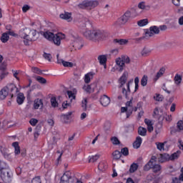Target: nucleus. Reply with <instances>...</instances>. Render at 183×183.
<instances>
[{
  "label": "nucleus",
  "instance_id": "obj_1",
  "mask_svg": "<svg viewBox=\"0 0 183 183\" xmlns=\"http://www.w3.org/2000/svg\"><path fill=\"white\" fill-rule=\"evenodd\" d=\"M19 36L23 38L24 44L26 46H29V42H34L38 39L36 36V30L31 29L29 28H25L19 31Z\"/></svg>",
  "mask_w": 183,
  "mask_h": 183
},
{
  "label": "nucleus",
  "instance_id": "obj_2",
  "mask_svg": "<svg viewBox=\"0 0 183 183\" xmlns=\"http://www.w3.org/2000/svg\"><path fill=\"white\" fill-rule=\"evenodd\" d=\"M84 36L89 41L97 42V41H102L108 36V33L104 30H87L84 32Z\"/></svg>",
  "mask_w": 183,
  "mask_h": 183
},
{
  "label": "nucleus",
  "instance_id": "obj_3",
  "mask_svg": "<svg viewBox=\"0 0 183 183\" xmlns=\"http://www.w3.org/2000/svg\"><path fill=\"white\" fill-rule=\"evenodd\" d=\"M41 34L51 42H54V45L59 46L61 45V41L65 39V35L62 33L54 34L49 31H41Z\"/></svg>",
  "mask_w": 183,
  "mask_h": 183
},
{
  "label": "nucleus",
  "instance_id": "obj_4",
  "mask_svg": "<svg viewBox=\"0 0 183 183\" xmlns=\"http://www.w3.org/2000/svg\"><path fill=\"white\" fill-rule=\"evenodd\" d=\"M9 92L11 98H14V96L16 95L19 92V90L18 89V87L15 86V84H9L0 91V99H5V98L8 97Z\"/></svg>",
  "mask_w": 183,
  "mask_h": 183
},
{
  "label": "nucleus",
  "instance_id": "obj_5",
  "mask_svg": "<svg viewBox=\"0 0 183 183\" xmlns=\"http://www.w3.org/2000/svg\"><path fill=\"white\" fill-rule=\"evenodd\" d=\"M0 177L2 181L5 183L12 182V177L14 175L12 174V172L9 171V169H8V165L6 164L3 169H0Z\"/></svg>",
  "mask_w": 183,
  "mask_h": 183
},
{
  "label": "nucleus",
  "instance_id": "obj_6",
  "mask_svg": "<svg viewBox=\"0 0 183 183\" xmlns=\"http://www.w3.org/2000/svg\"><path fill=\"white\" fill-rule=\"evenodd\" d=\"M99 5V2L97 0L84 1L79 4V8H90L91 9L96 8Z\"/></svg>",
  "mask_w": 183,
  "mask_h": 183
},
{
  "label": "nucleus",
  "instance_id": "obj_7",
  "mask_svg": "<svg viewBox=\"0 0 183 183\" xmlns=\"http://www.w3.org/2000/svg\"><path fill=\"white\" fill-rule=\"evenodd\" d=\"M71 41H74V46H77L78 49H81L82 46H84V44H82V38L79 37V36L76 34H71Z\"/></svg>",
  "mask_w": 183,
  "mask_h": 183
},
{
  "label": "nucleus",
  "instance_id": "obj_8",
  "mask_svg": "<svg viewBox=\"0 0 183 183\" xmlns=\"http://www.w3.org/2000/svg\"><path fill=\"white\" fill-rule=\"evenodd\" d=\"M74 177H72V173L71 171H67L61 176L60 179V183H73Z\"/></svg>",
  "mask_w": 183,
  "mask_h": 183
},
{
  "label": "nucleus",
  "instance_id": "obj_9",
  "mask_svg": "<svg viewBox=\"0 0 183 183\" xmlns=\"http://www.w3.org/2000/svg\"><path fill=\"white\" fill-rule=\"evenodd\" d=\"M144 33L146 36H152L153 35H158L159 34V28L157 26H152L149 30L145 29Z\"/></svg>",
  "mask_w": 183,
  "mask_h": 183
},
{
  "label": "nucleus",
  "instance_id": "obj_10",
  "mask_svg": "<svg viewBox=\"0 0 183 183\" xmlns=\"http://www.w3.org/2000/svg\"><path fill=\"white\" fill-rule=\"evenodd\" d=\"M129 19H131V12L129 10H127L119 19V22L122 24V25L125 24Z\"/></svg>",
  "mask_w": 183,
  "mask_h": 183
},
{
  "label": "nucleus",
  "instance_id": "obj_11",
  "mask_svg": "<svg viewBox=\"0 0 183 183\" xmlns=\"http://www.w3.org/2000/svg\"><path fill=\"white\" fill-rule=\"evenodd\" d=\"M116 64L117 65V69L119 71V72H122V71L125 69V64H124V61H122L121 57L116 59Z\"/></svg>",
  "mask_w": 183,
  "mask_h": 183
},
{
  "label": "nucleus",
  "instance_id": "obj_12",
  "mask_svg": "<svg viewBox=\"0 0 183 183\" xmlns=\"http://www.w3.org/2000/svg\"><path fill=\"white\" fill-rule=\"evenodd\" d=\"M127 81H128V72L124 71L119 79V82L120 84L119 88H122V86L127 84Z\"/></svg>",
  "mask_w": 183,
  "mask_h": 183
},
{
  "label": "nucleus",
  "instance_id": "obj_13",
  "mask_svg": "<svg viewBox=\"0 0 183 183\" xmlns=\"http://www.w3.org/2000/svg\"><path fill=\"white\" fill-rule=\"evenodd\" d=\"M111 103V99L108 97V96L104 94L101 98H100V104L103 107H108L109 104Z\"/></svg>",
  "mask_w": 183,
  "mask_h": 183
},
{
  "label": "nucleus",
  "instance_id": "obj_14",
  "mask_svg": "<svg viewBox=\"0 0 183 183\" xmlns=\"http://www.w3.org/2000/svg\"><path fill=\"white\" fill-rule=\"evenodd\" d=\"M59 18H61V19H64L68 22H71V21H72V14L68 11H64V13L59 15Z\"/></svg>",
  "mask_w": 183,
  "mask_h": 183
},
{
  "label": "nucleus",
  "instance_id": "obj_15",
  "mask_svg": "<svg viewBox=\"0 0 183 183\" xmlns=\"http://www.w3.org/2000/svg\"><path fill=\"white\" fill-rule=\"evenodd\" d=\"M34 109H42L44 108V102L42 99H36L34 102Z\"/></svg>",
  "mask_w": 183,
  "mask_h": 183
},
{
  "label": "nucleus",
  "instance_id": "obj_16",
  "mask_svg": "<svg viewBox=\"0 0 183 183\" xmlns=\"http://www.w3.org/2000/svg\"><path fill=\"white\" fill-rule=\"evenodd\" d=\"M71 115H72V112H69L66 114H61L60 116L61 122L64 124H68V121L71 119Z\"/></svg>",
  "mask_w": 183,
  "mask_h": 183
},
{
  "label": "nucleus",
  "instance_id": "obj_17",
  "mask_svg": "<svg viewBox=\"0 0 183 183\" xmlns=\"http://www.w3.org/2000/svg\"><path fill=\"white\" fill-rule=\"evenodd\" d=\"M157 157L154 156L152 157L149 162L147 164H146L145 166L144 167V171H149V169H152V164H154V162L155 161Z\"/></svg>",
  "mask_w": 183,
  "mask_h": 183
},
{
  "label": "nucleus",
  "instance_id": "obj_18",
  "mask_svg": "<svg viewBox=\"0 0 183 183\" xmlns=\"http://www.w3.org/2000/svg\"><path fill=\"white\" fill-rule=\"evenodd\" d=\"M127 90L124 87L122 88V94L125 97L126 99H129V97H128V95L131 94V89L129 88V81L127 84Z\"/></svg>",
  "mask_w": 183,
  "mask_h": 183
},
{
  "label": "nucleus",
  "instance_id": "obj_19",
  "mask_svg": "<svg viewBox=\"0 0 183 183\" xmlns=\"http://www.w3.org/2000/svg\"><path fill=\"white\" fill-rule=\"evenodd\" d=\"M100 65H104V68L107 66V55H99L97 58Z\"/></svg>",
  "mask_w": 183,
  "mask_h": 183
},
{
  "label": "nucleus",
  "instance_id": "obj_20",
  "mask_svg": "<svg viewBox=\"0 0 183 183\" xmlns=\"http://www.w3.org/2000/svg\"><path fill=\"white\" fill-rule=\"evenodd\" d=\"M164 74H165V68L164 67H162L159 71L157 73L155 77L154 78V82H157V81L161 78V76H162V75H164Z\"/></svg>",
  "mask_w": 183,
  "mask_h": 183
},
{
  "label": "nucleus",
  "instance_id": "obj_21",
  "mask_svg": "<svg viewBox=\"0 0 183 183\" xmlns=\"http://www.w3.org/2000/svg\"><path fill=\"white\" fill-rule=\"evenodd\" d=\"M141 144H142V138L139 136L136 138V140L133 143V147L136 149H138V148H139V147H141Z\"/></svg>",
  "mask_w": 183,
  "mask_h": 183
},
{
  "label": "nucleus",
  "instance_id": "obj_22",
  "mask_svg": "<svg viewBox=\"0 0 183 183\" xmlns=\"http://www.w3.org/2000/svg\"><path fill=\"white\" fill-rule=\"evenodd\" d=\"M12 147L14 148V154L16 155H19L21 154V148L19 147V143L18 142H14L12 143Z\"/></svg>",
  "mask_w": 183,
  "mask_h": 183
},
{
  "label": "nucleus",
  "instance_id": "obj_23",
  "mask_svg": "<svg viewBox=\"0 0 183 183\" xmlns=\"http://www.w3.org/2000/svg\"><path fill=\"white\" fill-rule=\"evenodd\" d=\"M24 101H25V96H24V93H19L16 98V102L19 105H22L24 104Z\"/></svg>",
  "mask_w": 183,
  "mask_h": 183
},
{
  "label": "nucleus",
  "instance_id": "obj_24",
  "mask_svg": "<svg viewBox=\"0 0 183 183\" xmlns=\"http://www.w3.org/2000/svg\"><path fill=\"white\" fill-rule=\"evenodd\" d=\"M107 168H108V164L107 162H99L98 165V169L99 171H102V172H104V171L107 170Z\"/></svg>",
  "mask_w": 183,
  "mask_h": 183
},
{
  "label": "nucleus",
  "instance_id": "obj_25",
  "mask_svg": "<svg viewBox=\"0 0 183 183\" xmlns=\"http://www.w3.org/2000/svg\"><path fill=\"white\" fill-rule=\"evenodd\" d=\"M113 42L114 44H118L119 45H126V44H128V40L124 39H114Z\"/></svg>",
  "mask_w": 183,
  "mask_h": 183
},
{
  "label": "nucleus",
  "instance_id": "obj_26",
  "mask_svg": "<svg viewBox=\"0 0 183 183\" xmlns=\"http://www.w3.org/2000/svg\"><path fill=\"white\" fill-rule=\"evenodd\" d=\"M138 134L141 135V137H147V129L140 126L138 128Z\"/></svg>",
  "mask_w": 183,
  "mask_h": 183
},
{
  "label": "nucleus",
  "instance_id": "obj_27",
  "mask_svg": "<svg viewBox=\"0 0 183 183\" xmlns=\"http://www.w3.org/2000/svg\"><path fill=\"white\" fill-rule=\"evenodd\" d=\"M1 41L3 42V44H6L8 41H9V35H8V33H3L1 36Z\"/></svg>",
  "mask_w": 183,
  "mask_h": 183
},
{
  "label": "nucleus",
  "instance_id": "obj_28",
  "mask_svg": "<svg viewBox=\"0 0 183 183\" xmlns=\"http://www.w3.org/2000/svg\"><path fill=\"white\" fill-rule=\"evenodd\" d=\"M113 159L118 160L121 159V157H122V154H121V152L119 150H115L112 153Z\"/></svg>",
  "mask_w": 183,
  "mask_h": 183
},
{
  "label": "nucleus",
  "instance_id": "obj_29",
  "mask_svg": "<svg viewBox=\"0 0 183 183\" xmlns=\"http://www.w3.org/2000/svg\"><path fill=\"white\" fill-rule=\"evenodd\" d=\"M7 75L8 72L5 71V67H2L1 66H0V79H4V78H5V76H6Z\"/></svg>",
  "mask_w": 183,
  "mask_h": 183
},
{
  "label": "nucleus",
  "instance_id": "obj_30",
  "mask_svg": "<svg viewBox=\"0 0 183 183\" xmlns=\"http://www.w3.org/2000/svg\"><path fill=\"white\" fill-rule=\"evenodd\" d=\"M179 155H181V151L178 150L170 156V161L178 159V158H179Z\"/></svg>",
  "mask_w": 183,
  "mask_h": 183
},
{
  "label": "nucleus",
  "instance_id": "obj_31",
  "mask_svg": "<svg viewBox=\"0 0 183 183\" xmlns=\"http://www.w3.org/2000/svg\"><path fill=\"white\" fill-rule=\"evenodd\" d=\"M61 64L64 66L66 68H72L74 66V63L69 61H65L62 59H60Z\"/></svg>",
  "mask_w": 183,
  "mask_h": 183
},
{
  "label": "nucleus",
  "instance_id": "obj_32",
  "mask_svg": "<svg viewBox=\"0 0 183 183\" xmlns=\"http://www.w3.org/2000/svg\"><path fill=\"white\" fill-rule=\"evenodd\" d=\"M152 169H153V172H154V174H157V172H159V171H161L162 167L159 164H154V163H152Z\"/></svg>",
  "mask_w": 183,
  "mask_h": 183
},
{
  "label": "nucleus",
  "instance_id": "obj_33",
  "mask_svg": "<svg viewBox=\"0 0 183 183\" xmlns=\"http://www.w3.org/2000/svg\"><path fill=\"white\" fill-rule=\"evenodd\" d=\"M177 129L174 131V132H179L181 131H183V121L180 120L177 124Z\"/></svg>",
  "mask_w": 183,
  "mask_h": 183
},
{
  "label": "nucleus",
  "instance_id": "obj_34",
  "mask_svg": "<svg viewBox=\"0 0 183 183\" xmlns=\"http://www.w3.org/2000/svg\"><path fill=\"white\" fill-rule=\"evenodd\" d=\"M174 82L177 85H179L181 82L182 81V76L181 75L177 74L174 76Z\"/></svg>",
  "mask_w": 183,
  "mask_h": 183
},
{
  "label": "nucleus",
  "instance_id": "obj_35",
  "mask_svg": "<svg viewBox=\"0 0 183 183\" xmlns=\"http://www.w3.org/2000/svg\"><path fill=\"white\" fill-rule=\"evenodd\" d=\"M140 82L142 86H147V84H148V76L144 75Z\"/></svg>",
  "mask_w": 183,
  "mask_h": 183
},
{
  "label": "nucleus",
  "instance_id": "obj_36",
  "mask_svg": "<svg viewBox=\"0 0 183 183\" xmlns=\"http://www.w3.org/2000/svg\"><path fill=\"white\" fill-rule=\"evenodd\" d=\"M94 74L92 72H90L89 74H85L84 76V82L85 84H89L91 82V77L93 76Z\"/></svg>",
  "mask_w": 183,
  "mask_h": 183
},
{
  "label": "nucleus",
  "instance_id": "obj_37",
  "mask_svg": "<svg viewBox=\"0 0 183 183\" xmlns=\"http://www.w3.org/2000/svg\"><path fill=\"white\" fill-rule=\"evenodd\" d=\"M137 169H138V164L133 163L130 166L129 172L131 174H134V172H135V171H137Z\"/></svg>",
  "mask_w": 183,
  "mask_h": 183
},
{
  "label": "nucleus",
  "instance_id": "obj_38",
  "mask_svg": "<svg viewBox=\"0 0 183 183\" xmlns=\"http://www.w3.org/2000/svg\"><path fill=\"white\" fill-rule=\"evenodd\" d=\"M120 154L124 155V157H128V155H129V149L128 147H124L121 149Z\"/></svg>",
  "mask_w": 183,
  "mask_h": 183
},
{
  "label": "nucleus",
  "instance_id": "obj_39",
  "mask_svg": "<svg viewBox=\"0 0 183 183\" xmlns=\"http://www.w3.org/2000/svg\"><path fill=\"white\" fill-rule=\"evenodd\" d=\"M137 25H139V26H145V25H148V19L139 20L137 22Z\"/></svg>",
  "mask_w": 183,
  "mask_h": 183
},
{
  "label": "nucleus",
  "instance_id": "obj_40",
  "mask_svg": "<svg viewBox=\"0 0 183 183\" xmlns=\"http://www.w3.org/2000/svg\"><path fill=\"white\" fill-rule=\"evenodd\" d=\"M101 156L99 154H96L94 156H92L91 157H89V162H97V161H98V159H99V157Z\"/></svg>",
  "mask_w": 183,
  "mask_h": 183
},
{
  "label": "nucleus",
  "instance_id": "obj_41",
  "mask_svg": "<svg viewBox=\"0 0 183 183\" xmlns=\"http://www.w3.org/2000/svg\"><path fill=\"white\" fill-rule=\"evenodd\" d=\"M154 99L158 102H162V101H164V96L159 94H156L155 96H154Z\"/></svg>",
  "mask_w": 183,
  "mask_h": 183
},
{
  "label": "nucleus",
  "instance_id": "obj_42",
  "mask_svg": "<svg viewBox=\"0 0 183 183\" xmlns=\"http://www.w3.org/2000/svg\"><path fill=\"white\" fill-rule=\"evenodd\" d=\"M31 71H32V72H34V74H37L38 75H43L44 74L43 71L41 70L38 67H32Z\"/></svg>",
  "mask_w": 183,
  "mask_h": 183
},
{
  "label": "nucleus",
  "instance_id": "obj_43",
  "mask_svg": "<svg viewBox=\"0 0 183 183\" xmlns=\"http://www.w3.org/2000/svg\"><path fill=\"white\" fill-rule=\"evenodd\" d=\"M120 59H122V61H123V63L124 64H130L131 62V59H129V56H122V57H120Z\"/></svg>",
  "mask_w": 183,
  "mask_h": 183
},
{
  "label": "nucleus",
  "instance_id": "obj_44",
  "mask_svg": "<svg viewBox=\"0 0 183 183\" xmlns=\"http://www.w3.org/2000/svg\"><path fill=\"white\" fill-rule=\"evenodd\" d=\"M66 94L71 102H72V99H75V98H76V96H75V94H74V92H72V91H67Z\"/></svg>",
  "mask_w": 183,
  "mask_h": 183
},
{
  "label": "nucleus",
  "instance_id": "obj_45",
  "mask_svg": "<svg viewBox=\"0 0 183 183\" xmlns=\"http://www.w3.org/2000/svg\"><path fill=\"white\" fill-rule=\"evenodd\" d=\"M111 141L113 145H119V144H121V142L119 141V139H118V137H112Z\"/></svg>",
  "mask_w": 183,
  "mask_h": 183
},
{
  "label": "nucleus",
  "instance_id": "obj_46",
  "mask_svg": "<svg viewBox=\"0 0 183 183\" xmlns=\"http://www.w3.org/2000/svg\"><path fill=\"white\" fill-rule=\"evenodd\" d=\"M132 112H134V107L132 106L127 107V118H129L132 115Z\"/></svg>",
  "mask_w": 183,
  "mask_h": 183
},
{
  "label": "nucleus",
  "instance_id": "obj_47",
  "mask_svg": "<svg viewBox=\"0 0 183 183\" xmlns=\"http://www.w3.org/2000/svg\"><path fill=\"white\" fill-rule=\"evenodd\" d=\"M43 57L44 58V59L49 61V62H51V61H52V55L51 54H47L46 52H44L43 54Z\"/></svg>",
  "mask_w": 183,
  "mask_h": 183
},
{
  "label": "nucleus",
  "instance_id": "obj_48",
  "mask_svg": "<svg viewBox=\"0 0 183 183\" xmlns=\"http://www.w3.org/2000/svg\"><path fill=\"white\" fill-rule=\"evenodd\" d=\"M51 107H53V108H56V107H58V102L56 101V97L51 98Z\"/></svg>",
  "mask_w": 183,
  "mask_h": 183
},
{
  "label": "nucleus",
  "instance_id": "obj_49",
  "mask_svg": "<svg viewBox=\"0 0 183 183\" xmlns=\"http://www.w3.org/2000/svg\"><path fill=\"white\" fill-rule=\"evenodd\" d=\"M161 158L163 159V161H171V156L167 153L161 154Z\"/></svg>",
  "mask_w": 183,
  "mask_h": 183
},
{
  "label": "nucleus",
  "instance_id": "obj_50",
  "mask_svg": "<svg viewBox=\"0 0 183 183\" xmlns=\"http://www.w3.org/2000/svg\"><path fill=\"white\" fill-rule=\"evenodd\" d=\"M36 79L39 84H46V79L42 76H38Z\"/></svg>",
  "mask_w": 183,
  "mask_h": 183
},
{
  "label": "nucleus",
  "instance_id": "obj_51",
  "mask_svg": "<svg viewBox=\"0 0 183 183\" xmlns=\"http://www.w3.org/2000/svg\"><path fill=\"white\" fill-rule=\"evenodd\" d=\"M151 54V50L148 49H144L142 51V56H148Z\"/></svg>",
  "mask_w": 183,
  "mask_h": 183
},
{
  "label": "nucleus",
  "instance_id": "obj_52",
  "mask_svg": "<svg viewBox=\"0 0 183 183\" xmlns=\"http://www.w3.org/2000/svg\"><path fill=\"white\" fill-rule=\"evenodd\" d=\"M31 183H42V182L41 181V177L37 176L33 178V179L31 180Z\"/></svg>",
  "mask_w": 183,
  "mask_h": 183
},
{
  "label": "nucleus",
  "instance_id": "obj_53",
  "mask_svg": "<svg viewBox=\"0 0 183 183\" xmlns=\"http://www.w3.org/2000/svg\"><path fill=\"white\" fill-rule=\"evenodd\" d=\"M138 8H139V9H147V8H148V9H149V6H145V3L144 2H141L138 5Z\"/></svg>",
  "mask_w": 183,
  "mask_h": 183
},
{
  "label": "nucleus",
  "instance_id": "obj_54",
  "mask_svg": "<svg viewBox=\"0 0 183 183\" xmlns=\"http://www.w3.org/2000/svg\"><path fill=\"white\" fill-rule=\"evenodd\" d=\"M29 124L31 125V127H35V125L38 124V119L32 118L30 119Z\"/></svg>",
  "mask_w": 183,
  "mask_h": 183
},
{
  "label": "nucleus",
  "instance_id": "obj_55",
  "mask_svg": "<svg viewBox=\"0 0 183 183\" xmlns=\"http://www.w3.org/2000/svg\"><path fill=\"white\" fill-rule=\"evenodd\" d=\"M81 104L83 110L86 111V104H88V100H86V99H84V100L82 101Z\"/></svg>",
  "mask_w": 183,
  "mask_h": 183
},
{
  "label": "nucleus",
  "instance_id": "obj_56",
  "mask_svg": "<svg viewBox=\"0 0 183 183\" xmlns=\"http://www.w3.org/2000/svg\"><path fill=\"white\" fill-rule=\"evenodd\" d=\"M83 89H84L86 92H87V94H91V85H87V86L84 85V86H83Z\"/></svg>",
  "mask_w": 183,
  "mask_h": 183
},
{
  "label": "nucleus",
  "instance_id": "obj_57",
  "mask_svg": "<svg viewBox=\"0 0 183 183\" xmlns=\"http://www.w3.org/2000/svg\"><path fill=\"white\" fill-rule=\"evenodd\" d=\"M165 145V143H157V147L159 151H162L164 149V147Z\"/></svg>",
  "mask_w": 183,
  "mask_h": 183
},
{
  "label": "nucleus",
  "instance_id": "obj_58",
  "mask_svg": "<svg viewBox=\"0 0 183 183\" xmlns=\"http://www.w3.org/2000/svg\"><path fill=\"white\" fill-rule=\"evenodd\" d=\"M29 9H31V6H29L28 4H25L23 7H22V11L23 12H28V11H29Z\"/></svg>",
  "mask_w": 183,
  "mask_h": 183
},
{
  "label": "nucleus",
  "instance_id": "obj_59",
  "mask_svg": "<svg viewBox=\"0 0 183 183\" xmlns=\"http://www.w3.org/2000/svg\"><path fill=\"white\" fill-rule=\"evenodd\" d=\"M71 105L70 103H68L67 101L64 102L63 104H62V108L63 109H66V108H68V107H69Z\"/></svg>",
  "mask_w": 183,
  "mask_h": 183
},
{
  "label": "nucleus",
  "instance_id": "obj_60",
  "mask_svg": "<svg viewBox=\"0 0 183 183\" xmlns=\"http://www.w3.org/2000/svg\"><path fill=\"white\" fill-rule=\"evenodd\" d=\"M144 124H146V125L147 127H149V126L152 125V121L149 120V119H145Z\"/></svg>",
  "mask_w": 183,
  "mask_h": 183
},
{
  "label": "nucleus",
  "instance_id": "obj_61",
  "mask_svg": "<svg viewBox=\"0 0 183 183\" xmlns=\"http://www.w3.org/2000/svg\"><path fill=\"white\" fill-rule=\"evenodd\" d=\"M176 108H177V104H175V103L172 104V106L170 107V112H175Z\"/></svg>",
  "mask_w": 183,
  "mask_h": 183
},
{
  "label": "nucleus",
  "instance_id": "obj_62",
  "mask_svg": "<svg viewBox=\"0 0 183 183\" xmlns=\"http://www.w3.org/2000/svg\"><path fill=\"white\" fill-rule=\"evenodd\" d=\"M132 98L130 101L126 102V108H128L129 107H132Z\"/></svg>",
  "mask_w": 183,
  "mask_h": 183
},
{
  "label": "nucleus",
  "instance_id": "obj_63",
  "mask_svg": "<svg viewBox=\"0 0 183 183\" xmlns=\"http://www.w3.org/2000/svg\"><path fill=\"white\" fill-rule=\"evenodd\" d=\"M180 181L181 180H179V178L178 179V177H174L172 179V183H181Z\"/></svg>",
  "mask_w": 183,
  "mask_h": 183
},
{
  "label": "nucleus",
  "instance_id": "obj_64",
  "mask_svg": "<svg viewBox=\"0 0 183 183\" xmlns=\"http://www.w3.org/2000/svg\"><path fill=\"white\" fill-rule=\"evenodd\" d=\"M167 25H162L159 26V30L160 29V31H167Z\"/></svg>",
  "mask_w": 183,
  "mask_h": 183
}]
</instances>
